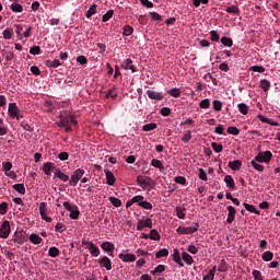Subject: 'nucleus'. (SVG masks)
<instances>
[{
    "label": "nucleus",
    "instance_id": "1",
    "mask_svg": "<svg viewBox=\"0 0 280 280\" xmlns=\"http://www.w3.org/2000/svg\"><path fill=\"white\" fill-rule=\"evenodd\" d=\"M63 207L70 212L69 218H71V220H78L80 218V210L78 209V206L71 205L69 201H65Z\"/></svg>",
    "mask_w": 280,
    "mask_h": 280
},
{
    "label": "nucleus",
    "instance_id": "2",
    "mask_svg": "<svg viewBox=\"0 0 280 280\" xmlns=\"http://www.w3.org/2000/svg\"><path fill=\"white\" fill-rule=\"evenodd\" d=\"M8 113L11 119H16L18 121L23 119V115H21V109H19V106H16V103L9 104Z\"/></svg>",
    "mask_w": 280,
    "mask_h": 280
},
{
    "label": "nucleus",
    "instance_id": "3",
    "mask_svg": "<svg viewBox=\"0 0 280 280\" xmlns=\"http://www.w3.org/2000/svg\"><path fill=\"white\" fill-rule=\"evenodd\" d=\"M84 170L82 168H77L72 175L71 178L69 180V185L70 187H75V185H78V183H80V180H82V176H84Z\"/></svg>",
    "mask_w": 280,
    "mask_h": 280
},
{
    "label": "nucleus",
    "instance_id": "4",
    "mask_svg": "<svg viewBox=\"0 0 280 280\" xmlns=\"http://www.w3.org/2000/svg\"><path fill=\"white\" fill-rule=\"evenodd\" d=\"M272 160V152L266 151V152H259L254 160L256 163H270Z\"/></svg>",
    "mask_w": 280,
    "mask_h": 280
},
{
    "label": "nucleus",
    "instance_id": "5",
    "mask_svg": "<svg viewBox=\"0 0 280 280\" xmlns=\"http://www.w3.org/2000/svg\"><path fill=\"white\" fill-rule=\"evenodd\" d=\"M11 228H10V221H3V223L0 226V237L2 240H8L10 237L11 233Z\"/></svg>",
    "mask_w": 280,
    "mask_h": 280
},
{
    "label": "nucleus",
    "instance_id": "6",
    "mask_svg": "<svg viewBox=\"0 0 280 280\" xmlns=\"http://www.w3.org/2000/svg\"><path fill=\"white\" fill-rule=\"evenodd\" d=\"M101 248L102 250H104L105 253H107V255H109V257H115V244L110 243V242H103L101 244Z\"/></svg>",
    "mask_w": 280,
    "mask_h": 280
},
{
    "label": "nucleus",
    "instance_id": "7",
    "mask_svg": "<svg viewBox=\"0 0 280 280\" xmlns=\"http://www.w3.org/2000/svg\"><path fill=\"white\" fill-rule=\"evenodd\" d=\"M39 214L42 220H44L45 222H51L52 219L50 217H47V202H40L39 203Z\"/></svg>",
    "mask_w": 280,
    "mask_h": 280
},
{
    "label": "nucleus",
    "instance_id": "8",
    "mask_svg": "<svg viewBox=\"0 0 280 280\" xmlns=\"http://www.w3.org/2000/svg\"><path fill=\"white\" fill-rule=\"evenodd\" d=\"M147 95L149 100H155L158 102H161L164 100L165 95L162 94V92H156L154 90H148Z\"/></svg>",
    "mask_w": 280,
    "mask_h": 280
},
{
    "label": "nucleus",
    "instance_id": "9",
    "mask_svg": "<svg viewBox=\"0 0 280 280\" xmlns=\"http://www.w3.org/2000/svg\"><path fill=\"white\" fill-rule=\"evenodd\" d=\"M98 264L101 268H105V270H113V262L110 261V258L107 256H103L98 259Z\"/></svg>",
    "mask_w": 280,
    "mask_h": 280
},
{
    "label": "nucleus",
    "instance_id": "10",
    "mask_svg": "<svg viewBox=\"0 0 280 280\" xmlns=\"http://www.w3.org/2000/svg\"><path fill=\"white\" fill-rule=\"evenodd\" d=\"M13 242L14 244H19L20 246H23V244H25V232L23 231L15 232L13 235Z\"/></svg>",
    "mask_w": 280,
    "mask_h": 280
},
{
    "label": "nucleus",
    "instance_id": "11",
    "mask_svg": "<svg viewBox=\"0 0 280 280\" xmlns=\"http://www.w3.org/2000/svg\"><path fill=\"white\" fill-rule=\"evenodd\" d=\"M119 259L124 261L125 264H132V261H137V256L135 254H119Z\"/></svg>",
    "mask_w": 280,
    "mask_h": 280
},
{
    "label": "nucleus",
    "instance_id": "12",
    "mask_svg": "<svg viewBox=\"0 0 280 280\" xmlns=\"http://www.w3.org/2000/svg\"><path fill=\"white\" fill-rule=\"evenodd\" d=\"M148 180H152V178L143 177L141 175L137 177V183L140 185V187H142V189H145V187H152V184H150Z\"/></svg>",
    "mask_w": 280,
    "mask_h": 280
},
{
    "label": "nucleus",
    "instance_id": "13",
    "mask_svg": "<svg viewBox=\"0 0 280 280\" xmlns=\"http://www.w3.org/2000/svg\"><path fill=\"white\" fill-rule=\"evenodd\" d=\"M228 219L226 222L228 224H233V222H235V213H237V211L235 210V208L233 206H229L228 207Z\"/></svg>",
    "mask_w": 280,
    "mask_h": 280
},
{
    "label": "nucleus",
    "instance_id": "14",
    "mask_svg": "<svg viewBox=\"0 0 280 280\" xmlns=\"http://www.w3.org/2000/svg\"><path fill=\"white\" fill-rule=\"evenodd\" d=\"M104 172H105L107 185L113 187V185H115V183L117 180V178H115V174H113V172H110L109 170H104Z\"/></svg>",
    "mask_w": 280,
    "mask_h": 280
},
{
    "label": "nucleus",
    "instance_id": "15",
    "mask_svg": "<svg viewBox=\"0 0 280 280\" xmlns=\"http://www.w3.org/2000/svg\"><path fill=\"white\" fill-rule=\"evenodd\" d=\"M56 170V165L51 162L44 163L43 171L46 174V176H51V172Z\"/></svg>",
    "mask_w": 280,
    "mask_h": 280
},
{
    "label": "nucleus",
    "instance_id": "16",
    "mask_svg": "<svg viewBox=\"0 0 280 280\" xmlns=\"http://www.w3.org/2000/svg\"><path fill=\"white\" fill-rule=\"evenodd\" d=\"M54 178H59V180H62V183L69 182V175L62 173L60 168L55 170V177Z\"/></svg>",
    "mask_w": 280,
    "mask_h": 280
},
{
    "label": "nucleus",
    "instance_id": "17",
    "mask_svg": "<svg viewBox=\"0 0 280 280\" xmlns=\"http://www.w3.org/2000/svg\"><path fill=\"white\" fill-rule=\"evenodd\" d=\"M122 67L126 69V70H130L131 73H137V68L135 67V65H132V59H126L122 63Z\"/></svg>",
    "mask_w": 280,
    "mask_h": 280
},
{
    "label": "nucleus",
    "instance_id": "18",
    "mask_svg": "<svg viewBox=\"0 0 280 280\" xmlns=\"http://www.w3.org/2000/svg\"><path fill=\"white\" fill-rule=\"evenodd\" d=\"M173 261H175V264L180 266V268L185 266V264L183 262V259H180V252H178V249H174Z\"/></svg>",
    "mask_w": 280,
    "mask_h": 280
},
{
    "label": "nucleus",
    "instance_id": "19",
    "mask_svg": "<svg viewBox=\"0 0 280 280\" xmlns=\"http://www.w3.org/2000/svg\"><path fill=\"white\" fill-rule=\"evenodd\" d=\"M199 229L200 225L198 223H195V226L184 228V235H194Z\"/></svg>",
    "mask_w": 280,
    "mask_h": 280
},
{
    "label": "nucleus",
    "instance_id": "20",
    "mask_svg": "<svg viewBox=\"0 0 280 280\" xmlns=\"http://www.w3.org/2000/svg\"><path fill=\"white\" fill-rule=\"evenodd\" d=\"M88 249L93 257H100V247H97L94 243H90V247H88Z\"/></svg>",
    "mask_w": 280,
    "mask_h": 280
},
{
    "label": "nucleus",
    "instance_id": "21",
    "mask_svg": "<svg viewBox=\"0 0 280 280\" xmlns=\"http://www.w3.org/2000/svg\"><path fill=\"white\" fill-rule=\"evenodd\" d=\"M175 211H176V215L179 220H185V215H187V213H186L187 209H185L180 206H177Z\"/></svg>",
    "mask_w": 280,
    "mask_h": 280
},
{
    "label": "nucleus",
    "instance_id": "22",
    "mask_svg": "<svg viewBox=\"0 0 280 280\" xmlns=\"http://www.w3.org/2000/svg\"><path fill=\"white\" fill-rule=\"evenodd\" d=\"M228 165L230 170H233L234 172H236L237 170L242 168V161L240 160L232 161V162H229Z\"/></svg>",
    "mask_w": 280,
    "mask_h": 280
},
{
    "label": "nucleus",
    "instance_id": "23",
    "mask_svg": "<svg viewBox=\"0 0 280 280\" xmlns=\"http://www.w3.org/2000/svg\"><path fill=\"white\" fill-rule=\"evenodd\" d=\"M224 183L226 184V187L230 189H235V179H233V176L226 175L224 177Z\"/></svg>",
    "mask_w": 280,
    "mask_h": 280
},
{
    "label": "nucleus",
    "instance_id": "24",
    "mask_svg": "<svg viewBox=\"0 0 280 280\" xmlns=\"http://www.w3.org/2000/svg\"><path fill=\"white\" fill-rule=\"evenodd\" d=\"M182 259L188 266H191V264H194V257H191V255H189L187 252L182 253Z\"/></svg>",
    "mask_w": 280,
    "mask_h": 280
},
{
    "label": "nucleus",
    "instance_id": "25",
    "mask_svg": "<svg viewBox=\"0 0 280 280\" xmlns=\"http://www.w3.org/2000/svg\"><path fill=\"white\" fill-rule=\"evenodd\" d=\"M151 165L153 167H156L160 172H163V170H165V165H163V163L158 159H153L151 161Z\"/></svg>",
    "mask_w": 280,
    "mask_h": 280
},
{
    "label": "nucleus",
    "instance_id": "26",
    "mask_svg": "<svg viewBox=\"0 0 280 280\" xmlns=\"http://www.w3.org/2000/svg\"><path fill=\"white\" fill-rule=\"evenodd\" d=\"M93 14H97V4L93 3L90 9L88 10V12L85 13L86 19H91V16H93Z\"/></svg>",
    "mask_w": 280,
    "mask_h": 280
},
{
    "label": "nucleus",
    "instance_id": "27",
    "mask_svg": "<svg viewBox=\"0 0 280 280\" xmlns=\"http://www.w3.org/2000/svg\"><path fill=\"white\" fill-rule=\"evenodd\" d=\"M243 207L246 209V211H249V213H255L256 215H259V210H257L255 206L245 202L243 203Z\"/></svg>",
    "mask_w": 280,
    "mask_h": 280
},
{
    "label": "nucleus",
    "instance_id": "28",
    "mask_svg": "<svg viewBox=\"0 0 280 280\" xmlns=\"http://www.w3.org/2000/svg\"><path fill=\"white\" fill-rule=\"evenodd\" d=\"M60 65H62L60 62V60L55 59V60H46V67L52 68V69H57V67H60Z\"/></svg>",
    "mask_w": 280,
    "mask_h": 280
},
{
    "label": "nucleus",
    "instance_id": "29",
    "mask_svg": "<svg viewBox=\"0 0 280 280\" xmlns=\"http://www.w3.org/2000/svg\"><path fill=\"white\" fill-rule=\"evenodd\" d=\"M133 32H135V28L130 25H125L122 27V36H132Z\"/></svg>",
    "mask_w": 280,
    "mask_h": 280
},
{
    "label": "nucleus",
    "instance_id": "30",
    "mask_svg": "<svg viewBox=\"0 0 280 280\" xmlns=\"http://www.w3.org/2000/svg\"><path fill=\"white\" fill-rule=\"evenodd\" d=\"M149 240H153L154 242H159L161 240V234H159V231L151 230L149 234Z\"/></svg>",
    "mask_w": 280,
    "mask_h": 280
},
{
    "label": "nucleus",
    "instance_id": "31",
    "mask_svg": "<svg viewBox=\"0 0 280 280\" xmlns=\"http://www.w3.org/2000/svg\"><path fill=\"white\" fill-rule=\"evenodd\" d=\"M115 14V11L108 10L103 16H102V22L103 23H108L110 19H113V15Z\"/></svg>",
    "mask_w": 280,
    "mask_h": 280
},
{
    "label": "nucleus",
    "instance_id": "32",
    "mask_svg": "<svg viewBox=\"0 0 280 280\" xmlns=\"http://www.w3.org/2000/svg\"><path fill=\"white\" fill-rule=\"evenodd\" d=\"M260 89H262V91H265V93H268V91H270V81L262 79L260 81Z\"/></svg>",
    "mask_w": 280,
    "mask_h": 280
},
{
    "label": "nucleus",
    "instance_id": "33",
    "mask_svg": "<svg viewBox=\"0 0 280 280\" xmlns=\"http://www.w3.org/2000/svg\"><path fill=\"white\" fill-rule=\"evenodd\" d=\"M2 34L4 40H10L14 36V31L12 28H5Z\"/></svg>",
    "mask_w": 280,
    "mask_h": 280
},
{
    "label": "nucleus",
    "instance_id": "34",
    "mask_svg": "<svg viewBox=\"0 0 280 280\" xmlns=\"http://www.w3.org/2000/svg\"><path fill=\"white\" fill-rule=\"evenodd\" d=\"M215 270H217V268L212 267L210 269V271L203 277L202 280H213V279H215Z\"/></svg>",
    "mask_w": 280,
    "mask_h": 280
},
{
    "label": "nucleus",
    "instance_id": "35",
    "mask_svg": "<svg viewBox=\"0 0 280 280\" xmlns=\"http://www.w3.org/2000/svg\"><path fill=\"white\" fill-rule=\"evenodd\" d=\"M237 108L242 115H248V105L246 103H240Z\"/></svg>",
    "mask_w": 280,
    "mask_h": 280
},
{
    "label": "nucleus",
    "instance_id": "36",
    "mask_svg": "<svg viewBox=\"0 0 280 280\" xmlns=\"http://www.w3.org/2000/svg\"><path fill=\"white\" fill-rule=\"evenodd\" d=\"M225 12H228V14H240V7L237 5L228 7L225 9Z\"/></svg>",
    "mask_w": 280,
    "mask_h": 280
},
{
    "label": "nucleus",
    "instance_id": "37",
    "mask_svg": "<svg viewBox=\"0 0 280 280\" xmlns=\"http://www.w3.org/2000/svg\"><path fill=\"white\" fill-rule=\"evenodd\" d=\"M211 148L214 152H217V154H220V152H222V150H224V147L218 142H212Z\"/></svg>",
    "mask_w": 280,
    "mask_h": 280
},
{
    "label": "nucleus",
    "instance_id": "38",
    "mask_svg": "<svg viewBox=\"0 0 280 280\" xmlns=\"http://www.w3.org/2000/svg\"><path fill=\"white\" fill-rule=\"evenodd\" d=\"M156 124L155 122H150V124H147L142 127V130L144 132H150L151 130H156Z\"/></svg>",
    "mask_w": 280,
    "mask_h": 280
},
{
    "label": "nucleus",
    "instance_id": "39",
    "mask_svg": "<svg viewBox=\"0 0 280 280\" xmlns=\"http://www.w3.org/2000/svg\"><path fill=\"white\" fill-rule=\"evenodd\" d=\"M48 255H49V257L56 258V257H58V255H60V249H58V247H50L48 249Z\"/></svg>",
    "mask_w": 280,
    "mask_h": 280
},
{
    "label": "nucleus",
    "instance_id": "40",
    "mask_svg": "<svg viewBox=\"0 0 280 280\" xmlns=\"http://www.w3.org/2000/svg\"><path fill=\"white\" fill-rule=\"evenodd\" d=\"M167 255H170V250H167V248H162L155 254V257L156 259H161V257H167Z\"/></svg>",
    "mask_w": 280,
    "mask_h": 280
},
{
    "label": "nucleus",
    "instance_id": "41",
    "mask_svg": "<svg viewBox=\"0 0 280 280\" xmlns=\"http://www.w3.org/2000/svg\"><path fill=\"white\" fill-rule=\"evenodd\" d=\"M167 93H168V95H171V97H179L180 89L173 88V89L168 90Z\"/></svg>",
    "mask_w": 280,
    "mask_h": 280
},
{
    "label": "nucleus",
    "instance_id": "42",
    "mask_svg": "<svg viewBox=\"0 0 280 280\" xmlns=\"http://www.w3.org/2000/svg\"><path fill=\"white\" fill-rule=\"evenodd\" d=\"M10 10H12V12H23V5H21L20 3L13 2L10 5Z\"/></svg>",
    "mask_w": 280,
    "mask_h": 280
},
{
    "label": "nucleus",
    "instance_id": "43",
    "mask_svg": "<svg viewBox=\"0 0 280 280\" xmlns=\"http://www.w3.org/2000/svg\"><path fill=\"white\" fill-rule=\"evenodd\" d=\"M221 43L224 47H233V39L231 37H222Z\"/></svg>",
    "mask_w": 280,
    "mask_h": 280
},
{
    "label": "nucleus",
    "instance_id": "44",
    "mask_svg": "<svg viewBox=\"0 0 280 280\" xmlns=\"http://www.w3.org/2000/svg\"><path fill=\"white\" fill-rule=\"evenodd\" d=\"M272 257H275V254L270 250H267L262 254L264 261H272Z\"/></svg>",
    "mask_w": 280,
    "mask_h": 280
},
{
    "label": "nucleus",
    "instance_id": "45",
    "mask_svg": "<svg viewBox=\"0 0 280 280\" xmlns=\"http://www.w3.org/2000/svg\"><path fill=\"white\" fill-rule=\"evenodd\" d=\"M30 242H32V244H40L43 242V238L39 237L37 234H31Z\"/></svg>",
    "mask_w": 280,
    "mask_h": 280
},
{
    "label": "nucleus",
    "instance_id": "46",
    "mask_svg": "<svg viewBox=\"0 0 280 280\" xmlns=\"http://www.w3.org/2000/svg\"><path fill=\"white\" fill-rule=\"evenodd\" d=\"M108 200L113 205V207H121V199L117 197H109Z\"/></svg>",
    "mask_w": 280,
    "mask_h": 280
},
{
    "label": "nucleus",
    "instance_id": "47",
    "mask_svg": "<svg viewBox=\"0 0 280 280\" xmlns=\"http://www.w3.org/2000/svg\"><path fill=\"white\" fill-rule=\"evenodd\" d=\"M13 189H15V191H18L19 194L25 195V185L23 184L13 185Z\"/></svg>",
    "mask_w": 280,
    "mask_h": 280
},
{
    "label": "nucleus",
    "instance_id": "48",
    "mask_svg": "<svg viewBox=\"0 0 280 280\" xmlns=\"http://www.w3.org/2000/svg\"><path fill=\"white\" fill-rule=\"evenodd\" d=\"M21 128H23V130H26V132H34V127H32L25 120L21 122Z\"/></svg>",
    "mask_w": 280,
    "mask_h": 280
},
{
    "label": "nucleus",
    "instance_id": "49",
    "mask_svg": "<svg viewBox=\"0 0 280 280\" xmlns=\"http://www.w3.org/2000/svg\"><path fill=\"white\" fill-rule=\"evenodd\" d=\"M210 38L213 43H219L220 42V34H218L217 31H211L210 32Z\"/></svg>",
    "mask_w": 280,
    "mask_h": 280
},
{
    "label": "nucleus",
    "instance_id": "50",
    "mask_svg": "<svg viewBox=\"0 0 280 280\" xmlns=\"http://www.w3.org/2000/svg\"><path fill=\"white\" fill-rule=\"evenodd\" d=\"M211 106V101L209 98L202 100L199 103V108H210Z\"/></svg>",
    "mask_w": 280,
    "mask_h": 280
},
{
    "label": "nucleus",
    "instance_id": "51",
    "mask_svg": "<svg viewBox=\"0 0 280 280\" xmlns=\"http://www.w3.org/2000/svg\"><path fill=\"white\" fill-rule=\"evenodd\" d=\"M161 272H165L164 265H159L158 267H155L154 270L151 271V275L155 276V275H159Z\"/></svg>",
    "mask_w": 280,
    "mask_h": 280
},
{
    "label": "nucleus",
    "instance_id": "52",
    "mask_svg": "<svg viewBox=\"0 0 280 280\" xmlns=\"http://www.w3.org/2000/svg\"><path fill=\"white\" fill-rule=\"evenodd\" d=\"M229 270V267L226 265V260H221V264L218 267L219 272H226Z\"/></svg>",
    "mask_w": 280,
    "mask_h": 280
},
{
    "label": "nucleus",
    "instance_id": "53",
    "mask_svg": "<svg viewBox=\"0 0 280 280\" xmlns=\"http://www.w3.org/2000/svg\"><path fill=\"white\" fill-rule=\"evenodd\" d=\"M160 114L162 117H170V115H172V109L170 107H163L161 108Z\"/></svg>",
    "mask_w": 280,
    "mask_h": 280
},
{
    "label": "nucleus",
    "instance_id": "54",
    "mask_svg": "<svg viewBox=\"0 0 280 280\" xmlns=\"http://www.w3.org/2000/svg\"><path fill=\"white\" fill-rule=\"evenodd\" d=\"M139 207H142V209H145L147 211H152V205L149 201H143L139 203Z\"/></svg>",
    "mask_w": 280,
    "mask_h": 280
},
{
    "label": "nucleus",
    "instance_id": "55",
    "mask_svg": "<svg viewBox=\"0 0 280 280\" xmlns=\"http://www.w3.org/2000/svg\"><path fill=\"white\" fill-rule=\"evenodd\" d=\"M252 167H254V170H256L257 172H264L265 167L264 165L257 163L256 161H252Z\"/></svg>",
    "mask_w": 280,
    "mask_h": 280
},
{
    "label": "nucleus",
    "instance_id": "56",
    "mask_svg": "<svg viewBox=\"0 0 280 280\" xmlns=\"http://www.w3.org/2000/svg\"><path fill=\"white\" fill-rule=\"evenodd\" d=\"M226 131L228 135H233L234 137H237V135H240V129H237V127H229Z\"/></svg>",
    "mask_w": 280,
    "mask_h": 280
},
{
    "label": "nucleus",
    "instance_id": "57",
    "mask_svg": "<svg viewBox=\"0 0 280 280\" xmlns=\"http://www.w3.org/2000/svg\"><path fill=\"white\" fill-rule=\"evenodd\" d=\"M250 71H254L255 73H264L266 71V68L262 66H253L250 68Z\"/></svg>",
    "mask_w": 280,
    "mask_h": 280
},
{
    "label": "nucleus",
    "instance_id": "58",
    "mask_svg": "<svg viewBox=\"0 0 280 280\" xmlns=\"http://www.w3.org/2000/svg\"><path fill=\"white\" fill-rule=\"evenodd\" d=\"M213 110L220 112L222 110V103L218 100L212 102Z\"/></svg>",
    "mask_w": 280,
    "mask_h": 280
},
{
    "label": "nucleus",
    "instance_id": "59",
    "mask_svg": "<svg viewBox=\"0 0 280 280\" xmlns=\"http://www.w3.org/2000/svg\"><path fill=\"white\" fill-rule=\"evenodd\" d=\"M150 16L152 21H163V16L156 12H150Z\"/></svg>",
    "mask_w": 280,
    "mask_h": 280
},
{
    "label": "nucleus",
    "instance_id": "60",
    "mask_svg": "<svg viewBox=\"0 0 280 280\" xmlns=\"http://www.w3.org/2000/svg\"><path fill=\"white\" fill-rule=\"evenodd\" d=\"M8 213V202L0 203V215H5Z\"/></svg>",
    "mask_w": 280,
    "mask_h": 280
},
{
    "label": "nucleus",
    "instance_id": "61",
    "mask_svg": "<svg viewBox=\"0 0 280 280\" xmlns=\"http://www.w3.org/2000/svg\"><path fill=\"white\" fill-rule=\"evenodd\" d=\"M182 141L184 143H189V141H191V131H187L186 133H184Z\"/></svg>",
    "mask_w": 280,
    "mask_h": 280
},
{
    "label": "nucleus",
    "instance_id": "62",
    "mask_svg": "<svg viewBox=\"0 0 280 280\" xmlns=\"http://www.w3.org/2000/svg\"><path fill=\"white\" fill-rule=\"evenodd\" d=\"M30 54L32 56H38L40 54V46H34L30 49Z\"/></svg>",
    "mask_w": 280,
    "mask_h": 280
},
{
    "label": "nucleus",
    "instance_id": "63",
    "mask_svg": "<svg viewBox=\"0 0 280 280\" xmlns=\"http://www.w3.org/2000/svg\"><path fill=\"white\" fill-rule=\"evenodd\" d=\"M58 160H59V161H69V153H67V152H60V153L58 154Z\"/></svg>",
    "mask_w": 280,
    "mask_h": 280
},
{
    "label": "nucleus",
    "instance_id": "64",
    "mask_svg": "<svg viewBox=\"0 0 280 280\" xmlns=\"http://www.w3.org/2000/svg\"><path fill=\"white\" fill-rule=\"evenodd\" d=\"M252 275L254 277V280H264V277H261V271L259 270H254Z\"/></svg>",
    "mask_w": 280,
    "mask_h": 280
}]
</instances>
